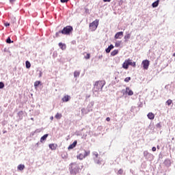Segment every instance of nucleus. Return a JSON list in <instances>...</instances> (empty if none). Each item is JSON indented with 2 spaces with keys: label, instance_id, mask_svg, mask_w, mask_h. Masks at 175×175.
<instances>
[{
  "label": "nucleus",
  "instance_id": "nucleus-1",
  "mask_svg": "<svg viewBox=\"0 0 175 175\" xmlns=\"http://www.w3.org/2000/svg\"><path fill=\"white\" fill-rule=\"evenodd\" d=\"M105 84L106 82H105V81H96L94 84L93 91L94 92H99V91H102V89L103 88V87H105Z\"/></svg>",
  "mask_w": 175,
  "mask_h": 175
},
{
  "label": "nucleus",
  "instance_id": "nucleus-2",
  "mask_svg": "<svg viewBox=\"0 0 175 175\" xmlns=\"http://www.w3.org/2000/svg\"><path fill=\"white\" fill-rule=\"evenodd\" d=\"M80 172V167L77 163H72L70 165V174L76 175Z\"/></svg>",
  "mask_w": 175,
  "mask_h": 175
},
{
  "label": "nucleus",
  "instance_id": "nucleus-3",
  "mask_svg": "<svg viewBox=\"0 0 175 175\" xmlns=\"http://www.w3.org/2000/svg\"><path fill=\"white\" fill-rule=\"evenodd\" d=\"M98 25H99L98 20H96V21H93L89 25L90 30L92 31V32L94 31H96V28H98Z\"/></svg>",
  "mask_w": 175,
  "mask_h": 175
},
{
  "label": "nucleus",
  "instance_id": "nucleus-4",
  "mask_svg": "<svg viewBox=\"0 0 175 175\" xmlns=\"http://www.w3.org/2000/svg\"><path fill=\"white\" fill-rule=\"evenodd\" d=\"M72 31H73V27L72 26H66L62 30V35H70Z\"/></svg>",
  "mask_w": 175,
  "mask_h": 175
},
{
  "label": "nucleus",
  "instance_id": "nucleus-5",
  "mask_svg": "<svg viewBox=\"0 0 175 175\" xmlns=\"http://www.w3.org/2000/svg\"><path fill=\"white\" fill-rule=\"evenodd\" d=\"M92 155H93V159H94L95 163H96L97 165H101L102 161H100V159H98V157L99 155L98 154V152H93Z\"/></svg>",
  "mask_w": 175,
  "mask_h": 175
},
{
  "label": "nucleus",
  "instance_id": "nucleus-6",
  "mask_svg": "<svg viewBox=\"0 0 175 175\" xmlns=\"http://www.w3.org/2000/svg\"><path fill=\"white\" fill-rule=\"evenodd\" d=\"M142 65L143 66V68L145 70H147L148 69V67L150 66V61L148 59H145L142 61Z\"/></svg>",
  "mask_w": 175,
  "mask_h": 175
},
{
  "label": "nucleus",
  "instance_id": "nucleus-7",
  "mask_svg": "<svg viewBox=\"0 0 175 175\" xmlns=\"http://www.w3.org/2000/svg\"><path fill=\"white\" fill-rule=\"evenodd\" d=\"M123 36H124V32L119 31L116 33L114 38H115V39H121Z\"/></svg>",
  "mask_w": 175,
  "mask_h": 175
},
{
  "label": "nucleus",
  "instance_id": "nucleus-8",
  "mask_svg": "<svg viewBox=\"0 0 175 175\" xmlns=\"http://www.w3.org/2000/svg\"><path fill=\"white\" fill-rule=\"evenodd\" d=\"M144 157L146 159H149V158H151V157H152V154L148 152V151H147V150H145V151H144Z\"/></svg>",
  "mask_w": 175,
  "mask_h": 175
},
{
  "label": "nucleus",
  "instance_id": "nucleus-9",
  "mask_svg": "<svg viewBox=\"0 0 175 175\" xmlns=\"http://www.w3.org/2000/svg\"><path fill=\"white\" fill-rule=\"evenodd\" d=\"M125 92L129 95V96H132V95H133V91H132L129 87L126 88Z\"/></svg>",
  "mask_w": 175,
  "mask_h": 175
},
{
  "label": "nucleus",
  "instance_id": "nucleus-10",
  "mask_svg": "<svg viewBox=\"0 0 175 175\" xmlns=\"http://www.w3.org/2000/svg\"><path fill=\"white\" fill-rule=\"evenodd\" d=\"M122 68H124V69H128L129 68V60L126 59L124 61V62L122 64Z\"/></svg>",
  "mask_w": 175,
  "mask_h": 175
},
{
  "label": "nucleus",
  "instance_id": "nucleus-11",
  "mask_svg": "<svg viewBox=\"0 0 175 175\" xmlns=\"http://www.w3.org/2000/svg\"><path fill=\"white\" fill-rule=\"evenodd\" d=\"M62 102H69L70 100V96L69 95H65L62 98Z\"/></svg>",
  "mask_w": 175,
  "mask_h": 175
},
{
  "label": "nucleus",
  "instance_id": "nucleus-12",
  "mask_svg": "<svg viewBox=\"0 0 175 175\" xmlns=\"http://www.w3.org/2000/svg\"><path fill=\"white\" fill-rule=\"evenodd\" d=\"M47 137H49V134H45L41 138H40V143H44V142H46V139H47Z\"/></svg>",
  "mask_w": 175,
  "mask_h": 175
},
{
  "label": "nucleus",
  "instance_id": "nucleus-13",
  "mask_svg": "<svg viewBox=\"0 0 175 175\" xmlns=\"http://www.w3.org/2000/svg\"><path fill=\"white\" fill-rule=\"evenodd\" d=\"M77 145V141H75L72 144H70L68 146V150H72V148H75V147H76Z\"/></svg>",
  "mask_w": 175,
  "mask_h": 175
},
{
  "label": "nucleus",
  "instance_id": "nucleus-14",
  "mask_svg": "<svg viewBox=\"0 0 175 175\" xmlns=\"http://www.w3.org/2000/svg\"><path fill=\"white\" fill-rule=\"evenodd\" d=\"M49 146L51 150H57V145L54 144H50Z\"/></svg>",
  "mask_w": 175,
  "mask_h": 175
},
{
  "label": "nucleus",
  "instance_id": "nucleus-15",
  "mask_svg": "<svg viewBox=\"0 0 175 175\" xmlns=\"http://www.w3.org/2000/svg\"><path fill=\"white\" fill-rule=\"evenodd\" d=\"M124 39L125 40V42H128V40L131 39V33H126L124 37Z\"/></svg>",
  "mask_w": 175,
  "mask_h": 175
},
{
  "label": "nucleus",
  "instance_id": "nucleus-16",
  "mask_svg": "<svg viewBox=\"0 0 175 175\" xmlns=\"http://www.w3.org/2000/svg\"><path fill=\"white\" fill-rule=\"evenodd\" d=\"M113 49H114V46L113 44H111L108 46L107 49H105V51L106 53H110V51H111V50H113Z\"/></svg>",
  "mask_w": 175,
  "mask_h": 175
},
{
  "label": "nucleus",
  "instance_id": "nucleus-17",
  "mask_svg": "<svg viewBox=\"0 0 175 175\" xmlns=\"http://www.w3.org/2000/svg\"><path fill=\"white\" fill-rule=\"evenodd\" d=\"M59 47L62 50H66V44H62V42L59 43Z\"/></svg>",
  "mask_w": 175,
  "mask_h": 175
},
{
  "label": "nucleus",
  "instance_id": "nucleus-18",
  "mask_svg": "<svg viewBox=\"0 0 175 175\" xmlns=\"http://www.w3.org/2000/svg\"><path fill=\"white\" fill-rule=\"evenodd\" d=\"M148 118H149V120H154V118H155V115H154L152 112H150L148 114Z\"/></svg>",
  "mask_w": 175,
  "mask_h": 175
},
{
  "label": "nucleus",
  "instance_id": "nucleus-19",
  "mask_svg": "<svg viewBox=\"0 0 175 175\" xmlns=\"http://www.w3.org/2000/svg\"><path fill=\"white\" fill-rule=\"evenodd\" d=\"M158 5H159V0H157L152 3V8H157Z\"/></svg>",
  "mask_w": 175,
  "mask_h": 175
},
{
  "label": "nucleus",
  "instance_id": "nucleus-20",
  "mask_svg": "<svg viewBox=\"0 0 175 175\" xmlns=\"http://www.w3.org/2000/svg\"><path fill=\"white\" fill-rule=\"evenodd\" d=\"M129 65H131V66H133V68L136 67V62H132V60L129 59Z\"/></svg>",
  "mask_w": 175,
  "mask_h": 175
},
{
  "label": "nucleus",
  "instance_id": "nucleus-21",
  "mask_svg": "<svg viewBox=\"0 0 175 175\" xmlns=\"http://www.w3.org/2000/svg\"><path fill=\"white\" fill-rule=\"evenodd\" d=\"M55 118H57V120H61V118H62V114L59 113H56Z\"/></svg>",
  "mask_w": 175,
  "mask_h": 175
},
{
  "label": "nucleus",
  "instance_id": "nucleus-22",
  "mask_svg": "<svg viewBox=\"0 0 175 175\" xmlns=\"http://www.w3.org/2000/svg\"><path fill=\"white\" fill-rule=\"evenodd\" d=\"M84 158H85V157L84 154H79L77 156V159H80V161H83V159H84Z\"/></svg>",
  "mask_w": 175,
  "mask_h": 175
},
{
  "label": "nucleus",
  "instance_id": "nucleus-23",
  "mask_svg": "<svg viewBox=\"0 0 175 175\" xmlns=\"http://www.w3.org/2000/svg\"><path fill=\"white\" fill-rule=\"evenodd\" d=\"M17 169H18V170H21V171L23 169H25V165H24L23 164L18 165Z\"/></svg>",
  "mask_w": 175,
  "mask_h": 175
},
{
  "label": "nucleus",
  "instance_id": "nucleus-24",
  "mask_svg": "<svg viewBox=\"0 0 175 175\" xmlns=\"http://www.w3.org/2000/svg\"><path fill=\"white\" fill-rule=\"evenodd\" d=\"M118 54V50H117V49L113 51L111 53V55H112V57H114L115 55H117Z\"/></svg>",
  "mask_w": 175,
  "mask_h": 175
},
{
  "label": "nucleus",
  "instance_id": "nucleus-25",
  "mask_svg": "<svg viewBox=\"0 0 175 175\" xmlns=\"http://www.w3.org/2000/svg\"><path fill=\"white\" fill-rule=\"evenodd\" d=\"M61 33H62V31H59L56 32L55 38H59V36H61Z\"/></svg>",
  "mask_w": 175,
  "mask_h": 175
},
{
  "label": "nucleus",
  "instance_id": "nucleus-26",
  "mask_svg": "<svg viewBox=\"0 0 175 175\" xmlns=\"http://www.w3.org/2000/svg\"><path fill=\"white\" fill-rule=\"evenodd\" d=\"M80 76V71H75L74 72V77H79Z\"/></svg>",
  "mask_w": 175,
  "mask_h": 175
},
{
  "label": "nucleus",
  "instance_id": "nucleus-27",
  "mask_svg": "<svg viewBox=\"0 0 175 175\" xmlns=\"http://www.w3.org/2000/svg\"><path fill=\"white\" fill-rule=\"evenodd\" d=\"M27 69H29L31 68V63L29 61H26L25 62Z\"/></svg>",
  "mask_w": 175,
  "mask_h": 175
},
{
  "label": "nucleus",
  "instance_id": "nucleus-28",
  "mask_svg": "<svg viewBox=\"0 0 175 175\" xmlns=\"http://www.w3.org/2000/svg\"><path fill=\"white\" fill-rule=\"evenodd\" d=\"M24 114V112L23 111H20L18 112V116H19V118L22 119L23 118V115Z\"/></svg>",
  "mask_w": 175,
  "mask_h": 175
},
{
  "label": "nucleus",
  "instance_id": "nucleus-29",
  "mask_svg": "<svg viewBox=\"0 0 175 175\" xmlns=\"http://www.w3.org/2000/svg\"><path fill=\"white\" fill-rule=\"evenodd\" d=\"M90 150H88V151L85 150V153L83 155H84L85 158H87V157H88V155H90Z\"/></svg>",
  "mask_w": 175,
  "mask_h": 175
},
{
  "label": "nucleus",
  "instance_id": "nucleus-30",
  "mask_svg": "<svg viewBox=\"0 0 175 175\" xmlns=\"http://www.w3.org/2000/svg\"><path fill=\"white\" fill-rule=\"evenodd\" d=\"M164 164L166 165V166H170V160H165Z\"/></svg>",
  "mask_w": 175,
  "mask_h": 175
},
{
  "label": "nucleus",
  "instance_id": "nucleus-31",
  "mask_svg": "<svg viewBox=\"0 0 175 175\" xmlns=\"http://www.w3.org/2000/svg\"><path fill=\"white\" fill-rule=\"evenodd\" d=\"M172 103H173V101L172 100L169 99L166 101V105H167V106H170V105H172Z\"/></svg>",
  "mask_w": 175,
  "mask_h": 175
},
{
  "label": "nucleus",
  "instance_id": "nucleus-32",
  "mask_svg": "<svg viewBox=\"0 0 175 175\" xmlns=\"http://www.w3.org/2000/svg\"><path fill=\"white\" fill-rule=\"evenodd\" d=\"M120 44H121V41H118L115 44V47H120Z\"/></svg>",
  "mask_w": 175,
  "mask_h": 175
},
{
  "label": "nucleus",
  "instance_id": "nucleus-33",
  "mask_svg": "<svg viewBox=\"0 0 175 175\" xmlns=\"http://www.w3.org/2000/svg\"><path fill=\"white\" fill-rule=\"evenodd\" d=\"M6 42L10 44V43H13V41H12V40L10 39V37H8L6 40Z\"/></svg>",
  "mask_w": 175,
  "mask_h": 175
},
{
  "label": "nucleus",
  "instance_id": "nucleus-34",
  "mask_svg": "<svg viewBox=\"0 0 175 175\" xmlns=\"http://www.w3.org/2000/svg\"><path fill=\"white\" fill-rule=\"evenodd\" d=\"M5 87L3 82H0V90H2Z\"/></svg>",
  "mask_w": 175,
  "mask_h": 175
},
{
  "label": "nucleus",
  "instance_id": "nucleus-35",
  "mask_svg": "<svg viewBox=\"0 0 175 175\" xmlns=\"http://www.w3.org/2000/svg\"><path fill=\"white\" fill-rule=\"evenodd\" d=\"M131 80V77H126L125 79H124V81L126 82V83H129V81Z\"/></svg>",
  "mask_w": 175,
  "mask_h": 175
},
{
  "label": "nucleus",
  "instance_id": "nucleus-36",
  "mask_svg": "<svg viewBox=\"0 0 175 175\" xmlns=\"http://www.w3.org/2000/svg\"><path fill=\"white\" fill-rule=\"evenodd\" d=\"M118 174H122V173H124V171L122 170V169H120V170L118 171Z\"/></svg>",
  "mask_w": 175,
  "mask_h": 175
},
{
  "label": "nucleus",
  "instance_id": "nucleus-37",
  "mask_svg": "<svg viewBox=\"0 0 175 175\" xmlns=\"http://www.w3.org/2000/svg\"><path fill=\"white\" fill-rule=\"evenodd\" d=\"M39 84H40V81H36L34 83L35 87H38V85H39Z\"/></svg>",
  "mask_w": 175,
  "mask_h": 175
},
{
  "label": "nucleus",
  "instance_id": "nucleus-38",
  "mask_svg": "<svg viewBox=\"0 0 175 175\" xmlns=\"http://www.w3.org/2000/svg\"><path fill=\"white\" fill-rule=\"evenodd\" d=\"M69 0H60V2H62V3H66V2H68Z\"/></svg>",
  "mask_w": 175,
  "mask_h": 175
},
{
  "label": "nucleus",
  "instance_id": "nucleus-39",
  "mask_svg": "<svg viewBox=\"0 0 175 175\" xmlns=\"http://www.w3.org/2000/svg\"><path fill=\"white\" fill-rule=\"evenodd\" d=\"M85 59H90V54L88 53L86 56L85 57Z\"/></svg>",
  "mask_w": 175,
  "mask_h": 175
},
{
  "label": "nucleus",
  "instance_id": "nucleus-40",
  "mask_svg": "<svg viewBox=\"0 0 175 175\" xmlns=\"http://www.w3.org/2000/svg\"><path fill=\"white\" fill-rule=\"evenodd\" d=\"M81 113H82L83 114H85V108H83V109H81Z\"/></svg>",
  "mask_w": 175,
  "mask_h": 175
},
{
  "label": "nucleus",
  "instance_id": "nucleus-41",
  "mask_svg": "<svg viewBox=\"0 0 175 175\" xmlns=\"http://www.w3.org/2000/svg\"><path fill=\"white\" fill-rule=\"evenodd\" d=\"M152 151H157V148L155 146H153L152 148Z\"/></svg>",
  "mask_w": 175,
  "mask_h": 175
},
{
  "label": "nucleus",
  "instance_id": "nucleus-42",
  "mask_svg": "<svg viewBox=\"0 0 175 175\" xmlns=\"http://www.w3.org/2000/svg\"><path fill=\"white\" fill-rule=\"evenodd\" d=\"M10 25V23H5V27H9Z\"/></svg>",
  "mask_w": 175,
  "mask_h": 175
},
{
  "label": "nucleus",
  "instance_id": "nucleus-43",
  "mask_svg": "<svg viewBox=\"0 0 175 175\" xmlns=\"http://www.w3.org/2000/svg\"><path fill=\"white\" fill-rule=\"evenodd\" d=\"M42 75H43V72H42V71H40L39 77H42Z\"/></svg>",
  "mask_w": 175,
  "mask_h": 175
},
{
  "label": "nucleus",
  "instance_id": "nucleus-44",
  "mask_svg": "<svg viewBox=\"0 0 175 175\" xmlns=\"http://www.w3.org/2000/svg\"><path fill=\"white\" fill-rule=\"evenodd\" d=\"M90 105L91 106H94V101L90 102Z\"/></svg>",
  "mask_w": 175,
  "mask_h": 175
},
{
  "label": "nucleus",
  "instance_id": "nucleus-45",
  "mask_svg": "<svg viewBox=\"0 0 175 175\" xmlns=\"http://www.w3.org/2000/svg\"><path fill=\"white\" fill-rule=\"evenodd\" d=\"M111 0H103V2H110Z\"/></svg>",
  "mask_w": 175,
  "mask_h": 175
},
{
  "label": "nucleus",
  "instance_id": "nucleus-46",
  "mask_svg": "<svg viewBox=\"0 0 175 175\" xmlns=\"http://www.w3.org/2000/svg\"><path fill=\"white\" fill-rule=\"evenodd\" d=\"M106 121H107V122L110 121V118H109V117L107 118H106Z\"/></svg>",
  "mask_w": 175,
  "mask_h": 175
},
{
  "label": "nucleus",
  "instance_id": "nucleus-47",
  "mask_svg": "<svg viewBox=\"0 0 175 175\" xmlns=\"http://www.w3.org/2000/svg\"><path fill=\"white\" fill-rule=\"evenodd\" d=\"M14 1H16V0H10V2L11 3H13V2H14Z\"/></svg>",
  "mask_w": 175,
  "mask_h": 175
},
{
  "label": "nucleus",
  "instance_id": "nucleus-48",
  "mask_svg": "<svg viewBox=\"0 0 175 175\" xmlns=\"http://www.w3.org/2000/svg\"><path fill=\"white\" fill-rule=\"evenodd\" d=\"M50 120H51V121H53V120H54V117L51 116V117L50 118Z\"/></svg>",
  "mask_w": 175,
  "mask_h": 175
},
{
  "label": "nucleus",
  "instance_id": "nucleus-49",
  "mask_svg": "<svg viewBox=\"0 0 175 175\" xmlns=\"http://www.w3.org/2000/svg\"><path fill=\"white\" fill-rule=\"evenodd\" d=\"M31 120H33V118H31Z\"/></svg>",
  "mask_w": 175,
  "mask_h": 175
}]
</instances>
